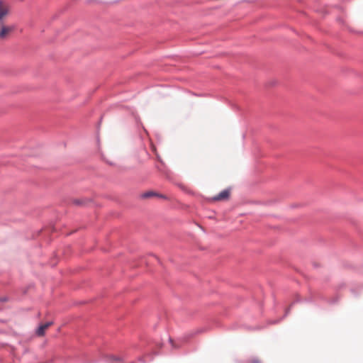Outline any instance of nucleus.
Returning <instances> with one entry per match:
<instances>
[{"mask_svg":"<svg viewBox=\"0 0 363 363\" xmlns=\"http://www.w3.org/2000/svg\"><path fill=\"white\" fill-rule=\"evenodd\" d=\"M52 325V322H48L46 323L42 324L39 326L37 330V334L39 336H43L45 335V330Z\"/></svg>","mask_w":363,"mask_h":363,"instance_id":"2","label":"nucleus"},{"mask_svg":"<svg viewBox=\"0 0 363 363\" xmlns=\"http://www.w3.org/2000/svg\"><path fill=\"white\" fill-rule=\"evenodd\" d=\"M230 195V192L228 190H223L217 196H216L213 199L216 201L225 200L228 198Z\"/></svg>","mask_w":363,"mask_h":363,"instance_id":"4","label":"nucleus"},{"mask_svg":"<svg viewBox=\"0 0 363 363\" xmlns=\"http://www.w3.org/2000/svg\"><path fill=\"white\" fill-rule=\"evenodd\" d=\"M153 196H157V197H160V198H163L164 199L165 196L162 195V194H159L155 191H147L145 193H143L142 195H141V197L143 199H149V198H151V197H153Z\"/></svg>","mask_w":363,"mask_h":363,"instance_id":"3","label":"nucleus"},{"mask_svg":"<svg viewBox=\"0 0 363 363\" xmlns=\"http://www.w3.org/2000/svg\"><path fill=\"white\" fill-rule=\"evenodd\" d=\"M11 6L7 0H0V40H7L13 37L17 30L15 23L9 21Z\"/></svg>","mask_w":363,"mask_h":363,"instance_id":"1","label":"nucleus"}]
</instances>
